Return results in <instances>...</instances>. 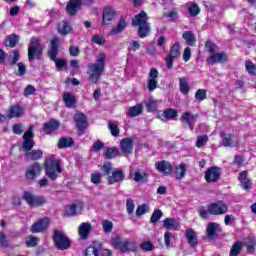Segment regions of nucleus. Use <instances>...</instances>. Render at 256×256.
Returning <instances> with one entry per match:
<instances>
[{
  "instance_id": "nucleus-1",
  "label": "nucleus",
  "mask_w": 256,
  "mask_h": 256,
  "mask_svg": "<svg viewBox=\"0 0 256 256\" xmlns=\"http://www.w3.org/2000/svg\"><path fill=\"white\" fill-rule=\"evenodd\" d=\"M105 63H107V54L101 52L96 56V62L88 64V80L91 83H97L103 76L105 71Z\"/></svg>"
},
{
  "instance_id": "nucleus-2",
  "label": "nucleus",
  "mask_w": 256,
  "mask_h": 256,
  "mask_svg": "<svg viewBox=\"0 0 256 256\" xmlns=\"http://www.w3.org/2000/svg\"><path fill=\"white\" fill-rule=\"evenodd\" d=\"M147 21H149V17H147V13H145V11H141L132 19L133 27H138V36L140 39L149 37V33H151V24Z\"/></svg>"
},
{
  "instance_id": "nucleus-3",
  "label": "nucleus",
  "mask_w": 256,
  "mask_h": 256,
  "mask_svg": "<svg viewBox=\"0 0 256 256\" xmlns=\"http://www.w3.org/2000/svg\"><path fill=\"white\" fill-rule=\"evenodd\" d=\"M110 245L119 251V253H129L137 249V243L129 240L121 241V236L111 238Z\"/></svg>"
},
{
  "instance_id": "nucleus-4",
  "label": "nucleus",
  "mask_w": 256,
  "mask_h": 256,
  "mask_svg": "<svg viewBox=\"0 0 256 256\" xmlns=\"http://www.w3.org/2000/svg\"><path fill=\"white\" fill-rule=\"evenodd\" d=\"M48 54L51 61H54L57 69H63V67H67V60L57 59V55L59 54V38L58 37H54L51 40Z\"/></svg>"
},
{
  "instance_id": "nucleus-5",
  "label": "nucleus",
  "mask_w": 256,
  "mask_h": 256,
  "mask_svg": "<svg viewBox=\"0 0 256 256\" xmlns=\"http://www.w3.org/2000/svg\"><path fill=\"white\" fill-rule=\"evenodd\" d=\"M44 171L46 177H48L50 181H57V179H59V174L63 173V166H61L60 161H45Z\"/></svg>"
},
{
  "instance_id": "nucleus-6",
  "label": "nucleus",
  "mask_w": 256,
  "mask_h": 256,
  "mask_svg": "<svg viewBox=\"0 0 256 256\" xmlns=\"http://www.w3.org/2000/svg\"><path fill=\"white\" fill-rule=\"evenodd\" d=\"M53 243L59 251H67L71 248V239L61 230H54Z\"/></svg>"
},
{
  "instance_id": "nucleus-7",
  "label": "nucleus",
  "mask_w": 256,
  "mask_h": 256,
  "mask_svg": "<svg viewBox=\"0 0 256 256\" xmlns=\"http://www.w3.org/2000/svg\"><path fill=\"white\" fill-rule=\"evenodd\" d=\"M22 199L30 207H43V205L47 204V199H45V196L35 195L29 191L23 192Z\"/></svg>"
},
{
  "instance_id": "nucleus-8",
  "label": "nucleus",
  "mask_w": 256,
  "mask_h": 256,
  "mask_svg": "<svg viewBox=\"0 0 256 256\" xmlns=\"http://www.w3.org/2000/svg\"><path fill=\"white\" fill-rule=\"evenodd\" d=\"M43 55V45L39 42L38 38H31L30 45L28 47V60L34 61V59H41Z\"/></svg>"
},
{
  "instance_id": "nucleus-9",
  "label": "nucleus",
  "mask_w": 256,
  "mask_h": 256,
  "mask_svg": "<svg viewBox=\"0 0 256 256\" xmlns=\"http://www.w3.org/2000/svg\"><path fill=\"white\" fill-rule=\"evenodd\" d=\"M208 211L210 215H225V213L229 212V206L223 200H218L208 205Z\"/></svg>"
},
{
  "instance_id": "nucleus-10",
  "label": "nucleus",
  "mask_w": 256,
  "mask_h": 256,
  "mask_svg": "<svg viewBox=\"0 0 256 256\" xmlns=\"http://www.w3.org/2000/svg\"><path fill=\"white\" fill-rule=\"evenodd\" d=\"M204 179L206 183H217L221 179V168L217 166L207 168L204 173Z\"/></svg>"
},
{
  "instance_id": "nucleus-11",
  "label": "nucleus",
  "mask_w": 256,
  "mask_h": 256,
  "mask_svg": "<svg viewBox=\"0 0 256 256\" xmlns=\"http://www.w3.org/2000/svg\"><path fill=\"white\" fill-rule=\"evenodd\" d=\"M49 223H51V220L48 217L41 218L32 224L30 231L31 233H43V231L49 229Z\"/></svg>"
},
{
  "instance_id": "nucleus-12",
  "label": "nucleus",
  "mask_w": 256,
  "mask_h": 256,
  "mask_svg": "<svg viewBox=\"0 0 256 256\" xmlns=\"http://www.w3.org/2000/svg\"><path fill=\"white\" fill-rule=\"evenodd\" d=\"M33 129L34 127L30 126L23 135L24 141L22 143V147L25 151H31V149L35 147V141H33V137H35V135L33 134Z\"/></svg>"
},
{
  "instance_id": "nucleus-13",
  "label": "nucleus",
  "mask_w": 256,
  "mask_h": 256,
  "mask_svg": "<svg viewBox=\"0 0 256 256\" xmlns=\"http://www.w3.org/2000/svg\"><path fill=\"white\" fill-rule=\"evenodd\" d=\"M103 251V242L93 241L91 245H89L84 250V256H99Z\"/></svg>"
},
{
  "instance_id": "nucleus-14",
  "label": "nucleus",
  "mask_w": 256,
  "mask_h": 256,
  "mask_svg": "<svg viewBox=\"0 0 256 256\" xmlns=\"http://www.w3.org/2000/svg\"><path fill=\"white\" fill-rule=\"evenodd\" d=\"M43 167H41V164L35 162L34 164L30 165L26 172H25V178L29 181H33V179L39 177L41 175Z\"/></svg>"
},
{
  "instance_id": "nucleus-15",
  "label": "nucleus",
  "mask_w": 256,
  "mask_h": 256,
  "mask_svg": "<svg viewBox=\"0 0 256 256\" xmlns=\"http://www.w3.org/2000/svg\"><path fill=\"white\" fill-rule=\"evenodd\" d=\"M222 145L224 147H235L239 143V139L235 134H230L229 130H226L221 134Z\"/></svg>"
},
{
  "instance_id": "nucleus-16",
  "label": "nucleus",
  "mask_w": 256,
  "mask_h": 256,
  "mask_svg": "<svg viewBox=\"0 0 256 256\" xmlns=\"http://www.w3.org/2000/svg\"><path fill=\"white\" fill-rule=\"evenodd\" d=\"M93 230V226L89 222H83L78 227V235L82 241H87L89 239V235H91V231Z\"/></svg>"
},
{
  "instance_id": "nucleus-17",
  "label": "nucleus",
  "mask_w": 256,
  "mask_h": 256,
  "mask_svg": "<svg viewBox=\"0 0 256 256\" xmlns=\"http://www.w3.org/2000/svg\"><path fill=\"white\" fill-rule=\"evenodd\" d=\"M180 119L182 123H186L189 129L193 131L195 129V123H197V119H199V114H191V112H185Z\"/></svg>"
},
{
  "instance_id": "nucleus-18",
  "label": "nucleus",
  "mask_w": 256,
  "mask_h": 256,
  "mask_svg": "<svg viewBox=\"0 0 256 256\" xmlns=\"http://www.w3.org/2000/svg\"><path fill=\"white\" fill-rule=\"evenodd\" d=\"M159 78V71L155 68H152L149 72L147 88L148 91L153 92L157 89V79Z\"/></svg>"
},
{
  "instance_id": "nucleus-19",
  "label": "nucleus",
  "mask_w": 256,
  "mask_h": 256,
  "mask_svg": "<svg viewBox=\"0 0 256 256\" xmlns=\"http://www.w3.org/2000/svg\"><path fill=\"white\" fill-rule=\"evenodd\" d=\"M248 175L249 173L247 172V170H244L240 172L238 176V181L240 183V186L245 191H249L253 186V182H251V179H249Z\"/></svg>"
},
{
  "instance_id": "nucleus-20",
  "label": "nucleus",
  "mask_w": 256,
  "mask_h": 256,
  "mask_svg": "<svg viewBox=\"0 0 256 256\" xmlns=\"http://www.w3.org/2000/svg\"><path fill=\"white\" fill-rule=\"evenodd\" d=\"M227 54L225 52H214L207 58V63L209 65H215V63H227Z\"/></svg>"
},
{
  "instance_id": "nucleus-21",
  "label": "nucleus",
  "mask_w": 256,
  "mask_h": 256,
  "mask_svg": "<svg viewBox=\"0 0 256 256\" xmlns=\"http://www.w3.org/2000/svg\"><path fill=\"white\" fill-rule=\"evenodd\" d=\"M83 7V0H70L67 4L66 11L68 15H76Z\"/></svg>"
},
{
  "instance_id": "nucleus-22",
  "label": "nucleus",
  "mask_w": 256,
  "mask_h": 256,
  "mask_svg": "<svg viewBox=\"0 0 256 256\" xmlns=\"http://www.w3.org/2000/svg\"><path fill=\"white\" fill-rule=\"evenodd\" d=\"M221 229V226L217 222H210L206 227V235L210 241H213L217 237V231Z\"/></svg>"
},
{
  "instance_id": "nucleus-23",
  "label": "nucleus",
  "mask_w": 256,
  "mask_h": 256,
  "mask_svg": "<svg viewBox=\"0 0 256 256\" xmlns=\"http://www.w3.org/2000/svg\"><path fill=\"white\" fill-rule=\"evenodd\" d=\"M125 172L123 170H116L112 172V175L107 177L108 185H115V183H120V181H124Z\"/></svg>"
},
{
  "instance_id": "nucleus-24",
  "label": "nucleus",
  "mask_w": 256,
  "mask_h": 256,
  "mask_svg": "<svg viewBox=\"0 0 256 256\" xmlns=\"http://www.w3.org/2000/svg\"><path fill=\"white\" fill-rule=\"evenodd\" d=\"M115 19V10L111 6H107L103 10L102 23L104 25H109L111 21Z\"/></svg>"
},
{
  "instance_id": "nucleus-25",
  "label": "nucleus",
  "mask_w": 256,
  "mask_h": 256,
  "mask_svg": "<svg viewBox=\"0 0 256 256\" xmlns=\"http://www.w3.org/2000/svg\"><path fill=\"white\" fill-rule=\"evenodd\" d=\"M74 121H75L76 127H77V129H79V131H85V129H87V118L84 116L83 113L77 112L74 115Z\"/></svg>"
},
{
  "instance_id": "nucleus-26",
  "label": "nucleus",
  "mask_w": 256,
  "mask_h": 256,
  "mask_svg": "<svg viewBox=\"0 0 256 256\" xmlns=\"http://www.w3.org/2000/svg\"><path fill=\"white\" fill-rule=\"evenodd\" d=\"M156 169L159 171V173H162V175H171V172L173 171V166L170 162L167 161H161L156 163Z\"/></svg>"
},
{
  "instance_id": "nucleus-27",
  "label": "nucleus",
  "mask_w": 256,
  "mask_h": 256,
  "mask_svg": "<svg viewBox=\"0 0 256 256\" xmlns=\"http://www.w3.org/2000/svg\"><path fill=\"white\" fill-rule=\"evenodd\" d=\"M185 237L190 247H192V249H195V247L199 245V240L197 239V232H195V230L193 229L186 230Z\"/></svg>"
},
{
  "instance_id": "nucleus-28",
  "label": "nucleus",
  "mask_w": 256,
  "mask_h": 256,
  "mask_svg": "<svg viewBox=\"0 0 256 256\" xmlns=\"http://www.w3.org/2000/svg\"><path fill=\"white\" fill-rule=\"evenodd\" d=\"M163 227L168 231H179L181 224L175 218H166L163 220Z\"/></svg>"
},
{
  "instance_id": "nucleus-29",
  "label": "nucleus",
  "mask_w": 256,
  "mask_h": 256,
  "mask_svg": "<svg viewBox=\"0 0 256 256\" xmlns=\"http://www.w3.org/2000/svg\"><path fill=\"white\" fill-rule=\"evenodd\" d=\"M121 150L126 154L132 153L133 151V139L131 138H124L120 142Z\"/></svg>"
},
{
  "instance_id": "nucleus-30",
  "label": "nucleus",
  "mask_w": 256,
  "mask_h": 256,
  "mask_svg": "<svg viewBox=\"0 0 256 256\" xmlns=\"http://www.w3.org/2000/svg\"><path fill=\"white\" fill-rule=\"evenodd\" d=\"M62 100L64 101L66 107H68L69 109H73V107H75V103H77L75 95L69 92L63 94Z\"/></svg>"
},
{
  "instance_id": "nucleus-31",
  "label": "nucleus",
  "mask_w": 256,
  "mask_h": 256,
  "mask_svg": "<svg viewBox=\"0 0 256 256\" xmlns=\"http://www.w3.org/2000/svg\"><path fill=\"white\" fill-rule=\"evenodd\" d=\"M174 173H175V178L178 181H181V179H183V177L187 175V164L182 162L181 164L176 166Z\"/></svg>"
},
{
  "instance_id": "nucleus-32",
  "label": "nucleus",
  "mask_w": 256,
  "mask_h": 256,
  "mask_svg": "<svg viewBox=\"0 0 256 256\" xmlns=\"http://www.w3.org/2000/svg\"><path fill=\"white\" fill-rule=\"evenodd\" d=\"M127 27V20L125 18H120L116 27H113L110 31L111 35H119V33H123L125 28Z\"/></svg>"
},
{
  "instance_id": "nucleus-33",
  "label": "nucleus",
  "mask_w": 256,
  "mask_h": 256,
  "mask_svg": "<svg viewBox=\"0 0 256 256\" xmlns=\"http://www.w3.org/2000/svg\"><path fill=\"white\" fill-rule=\"evenodd\" d=\"M57 129H59V122L57 120L52 119L44 124V133H46V135H51V133L57 131Z\"/></svg>"
},
{
  "instance_id": "nucleus-34",
  "label": "nucleus",
  "mask_w": 256,
  "mask_h": 256,
  "mask_svg": "<svg viewBox=\"0 0 256 256\" xmlns=\"http://www.w3.org/2000/svg\"><path fill=\"white\" fill-rule=\"evenodd\" d=\"M141 113H143V104L139 103L135 106L128 108L126 115L128 117H138V115H141Z\"/></svg>"
},
{
  "instance_id": "nucleus-35",
  "label": "nucleus",
  "mask_w": 256,
  "mask_h": 256,
  "mask_svg": "<svg viewBox=\"0 0 256 256\" xmlns=\"http://www.w3.org/2000/svg\"><path fill=\"white\" fill-rule=\"evenodd\" d=\"M148 177L149 176L147 175V172H145V170L138 169L134 172V181L136 183H147Z\"/></svg>"
},
{
  "instance_id": "nucleus-36",
  "label": "nucleus",
  "mask_w": 256,
  "mask_h": 256,
  "mask_svg": "<svg viewBox=\"0 0 256 256\" xmlns=\"http://www.w3.org/2000/svg\"><path fill=\"white\" fill-rule=\"evenodd\" d=\"M191 88H189V81L187 77L179 78V90L182 95H188Z\"/></svg>"
},
{
  "instance_id": "nucleus-37",
  "label": "nucleus",
  "mask_w": 256,
  "mask_h": 256,
  "mask_svg": "<svg viewBox=\"0 0 256 256\" xmlns=\"http://www.w3.org/2000/svg\"><path fill=\"white\" fill-rule=\"evenodd\" d=\"M23 108L20 106H12L9 109L8 117L9 119H13L16 117H22L23 116Z\"/></svg>"
},
{
  "instance_id": "nucleus-38",
  "label": "nucleus",
  "mask_w": 256,
  "mask_h": 256,
  "mask_svg": "<svg viewBox=\"0 0 256 256\" xmlns=\"http://www.w3.org/2000/svg\"><path fill=\"white\" fill-rule=\"evenodd\" d=\"M139 249H141V251H143L144 253H149L151 251H155V244H153V242L151 241H142L139 244Z\"/></svg>"
},
{
  "instance_id": "nucleus-39",
  "label": "nucleus",
  "mask_w": 256,
  "mask_h": 256,
  "mask_svg": "<svg viewBox=\"0 0 256 256\" xmlns=\"http://www.w3.org/2000/svg\"><path fill=\"white\" fill-rule=\"evenodd\" d=\"M71 30V25L66 21L60 22L58 24V33H60V35H67L71 33Z\"/></svg>"
},
{
  "instance_id": "nucleus-40",
  "label": "nucleus",
  "mask_w": 256,
  "mask_h": 256,
  "mask_svg": "<svg viewBox=\"0 0 256 256\" xmlns=\"http://www.w3.org/2000/svg\"><path fill=\"white\" fill-rule=\"evenodd\" d=\"M184 41L190 46L193 47V45H195V41H197L195 39V35L193 34V32L191 31H186L183 33L182 35Z\"/></svg>"
},
{
  "instance_id": "nucleus-41",
  "label": "nucleus",
  "mask_w": 256,
  "mask_h": 256,
  "mask_svg": "<svg viewBox=\"0 0 256 256\" xmlns=\"http://www.w3.org/2000/svg\"><path fill=\"white\" fill-rule=\"evenodd\" d=\"M242 250H243V242H241V241H236V242L232 245V247H231V249H230V255H232V256H238V255L241 253Z\"/></svg>"
},
{
  "instance_id": "nucleus-42",
  "label": "nucleus",
  "mask_w": 256,
  "mask_h": 256,
  "mask_svg": "<svg viewBox=\"0 0 256 256\" xmlns=\"http://www.w3.org/2000/svg\"><path fill=\"white\" fill-rule=\"evenodd\" d=\"M76 215H77V204H71L65 208V211H64L65 217H75Z\"/></svg>"
},
{
  "instance_id": "nucleus-43",
  "label": "nucleus",
  "mask_w": 256,
  "mask_h": 256,
  "mask_svg": "<svg viewBox=\"0 0 256 256\" xmlns=\"http://www.w3.org/2000/svg\"><path fill=\"white\" fill-rule=\"evenodd\" d=\"M104 155L106 159H115V157L119 155V149H117L116 147L108 148L104 151Z\"/></svg>"
},
{
  "instance_id": "nucleus-44",
  "label": "nucleus",
  "mask_w": 256,
  "mask_h": 256,
  "mask_svg": "<svg viewBox=\"0 0 256 256\" xmlns=\"http://www.w3.org/2000/svg\"><path fill=\"white\" fill-rule=\"evenodd\" d=\"M28 159H31L32 161H39L43 157V151L41 150H33L31 152L27 153Z\"/></svg>"
},
{
  "instance_id": "nucleus-45",
  "label": "nucleus",
  "mask_w": 256,
  "mask_h": 256,
  "mask_svg": "<svg viewBox=\"0 0 256 256\" xmlns=\"http://www.w3.org/2000/svg\"><path fill=\"white\" fill-rule=\"evenodd\" d=\"M180 55H181V46L179 45L178 42H176V43L172 46V48H171V50H170L169 56H170V57H173L174 59H177L178 57H180Z\"/></svg>"
},
{
  "instance_id": "nucleus-46",
  "label": "nucleus",
  "mask_w": 256,
  "mask_h": 256,
  "mask_svg": "<svg viewBox=\"0 0 256 256\" xmlns=\"http://www.w3.org/2000/svg\"><path fill=\"white\" fill-rule=\"evenodd\" d=\"M161 217H163V211L161 209L154 210L150 217V223H158Z\"/></svg>"
},
{
  "instance_id": "nucleus-47",
  "label": "nucleus",
  "mask_w": 256,
  "mask_h": 256,
  "mask_svg": "<svg viewBox=\"0 0 256 256\" xmlns=\"http://www.w3.org/2000/svg\"><path fill=\"white\" fill-rule=\"evenodd\" d=\"M19 43V36L13 34L7 37L6 47H15Z\"/></svg>"
},
{
  "instance_id": "nucleus-48",
  "label": "nucleus",
  "mask_w": 256,
  "mask_h": 256,
  "mask_svg": "<svg viewBox=\"0 0 256 256\" xmlns=\"http://www.w3.org/2000/svg\"><path fill=\"white\" fill-rule=\"evenodd\" d=\"M188 12L191 17H197V15L201 13V9H199V5L192 3L188 6Z\"/></svg>"
},
{
  "instance_id": "nucleus-49",
  "label": "nucleus",
  "mask_w": 256,
  "mask_h": 256,
  "mask_svg": "<svg viewBox=\"0 0 256 256\" xmlns=\"http://www.w3.org/2000/svg\"><path fill=\"white\" fill-rule=\"evenodd\" d=\"M73 145V139L71 138H61L58 143V147L63 149L65 147H71Z\"/></svg>"
},
{
  "instance_id": "nucleus-50",
  "label": "nucleus",
  "mask_w": 256,
  "mask_h": 256,
  "mask_svg": "<svg viewBox=\"0 0 256 256\" xmlns=\"http://www.w3.org/2000/svg\"><path fill=\"white\" fill-rule=\"evenodd\" d=\"M102 171L104 176L109 177L111 175V171H113V164H111V162H105L102 166Z\"/></svg>"
},
{
  "instance_id": "nucleus-51",
  "label": "nucleus",
  "mask_w": 256,
  "mask_h": 256,
  "mask_svg": "<svg viewBox=\"0 0 256 256\" xmlns=\"http://www.w3.org/2000/svg\"><path fill=\"white\" fill-rule=\"evenodd\" d=\"M207 141H209V137H207V135L199 136L196 140V147H205V145H207Z\"/></svg>"
},
{
  "instance_id": "nucleus-52",
  "label": "nucleus",
  "mask_w": 256,
  "mask_h": 256,
  "mask_svg": "<svg viewBox=\"0 0 256 256\" xmlns=\"http://www.w3.org/2000/svg\"><path fill=\"white\" fill-rule=\"evenodd\" d=\"M149 211V206L147 204L139 205L136 209V217H141L142 215H145Z\"/></svg>"
},
{
  "instance_id": "nucleus-53",
  "label": "nucleus",
  "mask_w": 256,
  "mask_h": 256,
  "mask_svg": "<svg viewBox=\"0 0 256 256\" xmlns=\"http://www.w3.org/2000/svg\"><path fill=\"white\" fill-rule=\"evenodd\" d=\"M108 127L113 137H119V126L117 123L110 122L108 123Z\"/></svg>"
},
{
  "instance_id": "nucleus-54",
  "label": "nucleus",
  "mask_w": 256,
  "mask_h": 256,
  "mask_svg": "<svg viewBox=\"0 0 256 256\" xmlns=\"http://www.w3.org/2000/svg\"><path fill=\"white\" fill-rule=\"evenodd\" d=\"M39 239L33 235H29L26 241V247H37Z\"/></svg>"
},
{
  "instance_id": "nucleus-55",
  "label": "nucleus",
  "mask_w": 256,
  "mask_h": 256,
  "mask_svg": "<svg viewBox=\"0 0 256 256\" xmlns=\"http://www.w3.org/2000/svg\"><path fill=\"white\" fill-rule=\"evenodd\" d=\"M195 99L197 101H205L207 99V91L205 89H199L195 93Z\"/></svg>"
},
{
  "instance_id": "nucleus-56",
  "label": "nucleus",
  "mask_w": 256,
  "mask_h": 256,
  "mask_svg": "<svg viewBox=\"0 0 256 256\" xmlns=\"http://www.w3.org/2000/svg\"><path fill=\"white\" fill-rule=\"evenodd\" d=\"M126 209L128 215H133V211H135V202L133 201V199L128 198L126 200Z\"/></svg>"
},
{
  "instance_id": "nucleus-57",
  "label": "nucleus",
  "mask_w": 256,
  "mask_h": 256,
  "mask_svg": "<svg viewBox=\"0 0 256 256\" xmlns=\"http://www.w3.org/2000/svg\"><path fill=\"white\" fill-rule=\"evenodd\" d=\"M198 214L201 217V219L207 220L209 219V215H211V213H209V208L205 209V207L200 206L198 208Z\"/></svg>"
},
{
  "instance_id": "nucleus-58",
  "label": "nucleus",
  "mask_w": 256,
  "mask_h": 256,
  "mask_svg": "<svg viewBox=\"0 0 256 256\" xmlns=\"http://www.w3.org/2000/svg\"><path fill=\"white\" fill-rule=\"evenodd\" d=\"M102 227H103L104 233H111L113 231V222L109 220H104L102 222Z\"/></svg>"
},
{
  "instance_id": "nucleus-59",
  "label": "nucleus",
  "mask_w": 256,
  "mask_h": 256,
  "mask_svg": "<svg viewBox=\"0 0 256 256\" xmlns=\"http://www.w3.org/2000/svg\"><path fill=\"white\" fill-rule=\"evenodd\" d=\"M256 241L250 240L246 243V251L249 255H253L255 253Z\"/></svg>"
},
{
  "instance_id": "nucleus-60",
  "label": "nucleus",
  "mask_w": 256,
  "mask_h": 256,
  "mask_svg": "<svg viewBox=\"0 0 256 256\" xmlns=\"http://www.w3.org/2000/svg\"><path fill=\"white\" fill-rule=\"evenodd\" d=\"M0 247L7 248L9 247V240L7 239V235L5 232L0 231Z\"/></svg>"
},
{
  "instance_id": "nucleus-61",
  "label": "nucleus",
  "mask_w": 256,
  "mask_h": 256,
  "mask_svg": "<svg viewBox=\"0 0 256 256\" xmlns=\"http://www.w3.org/2000/svg\"><path fill=\"white\" fill-rule=\"evenodd\" d=\"M165 119H175L177 117V111L174 109H168L163 112Z\"/></svg>"
},
{
  "instance_id": "nucleus-62",
  "label": "nucleus",
  "mask_w": 256,
  "mask_h": 256,
  "mask_svg": "<svg viewBox=\"0 0 256 256\" xmlns=\"http://www.w3.org/2000/svg\"><path fill=\"white\" fill-rule=\"evenodd\" d=\"M146 109L150 113H153L157 109V100H148L146 103Z\"/></svg>"
},
{
  "instance_id": "nucleus-63",
  "label": "nucleus",
  "mask_w": 256,
  "mask_h": 256,
  "mask_svg": "<svg viewBox=\"0 0 256 256\" xmlns=\"http://www.w3.org/2000/svg\"><path fill=\"white\" fill-rule=\"evenodd\" d=\"M92 43H95L96 45H105V37L94 35L92 36Z\"/></svg>"
},
{
  "instance_id": "nucleus-64",
  "label": "nucleus",
  "mask_w": 256,
  "mask_h": 256,
  "mask_svg": "<svg viewBox=\"0 0 256 256\" xmlns=\"http://www.w3.org/2000/svg\"><path fill=\"white\" fill-rule=\"evenodd\" d=\"M91 183L94 185H99L101 183V173L95 172L91 174Z\"/></svg>"
}]
</instances>
